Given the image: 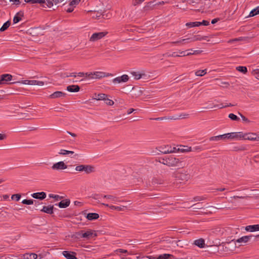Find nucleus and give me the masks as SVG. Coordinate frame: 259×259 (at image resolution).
<instances>
[{
    "mask_svg": "<svg viewBox=\"0 0 259 259\" xmlns=\"http://www.w3.org/2000/svg\"><path fill=\"white\" fill-rule=\"evenodd\" d=\"M167 157L168 162L166 163V165L169 167H180L182 168L185 166V163L182 160V159L177 158L174 155H169Z\"/></svg>",
    "mask_w": 259,
    "mask_h": 259,
    "instance_id": "1",
    "label": "nucleus"
},
{
    "mask_svg": "<svg viewBox=\"0 0 259 259\" xmlns=\"http://www.w3.org/2000/svg\"><path fill=\"white\" fill-rule=\"evenodd\" d=\"M172 177L176 180L179 181L181 183L187 181L190 178V175L185 170L182 171H176L173 173Z\"/></svg>",
    "mask_w": 259,
    "mask_h": 259,
    "instance_id": "2",
    "label": "nucleus"
},
{
    "mask_svg": "<svg viewBox=\"0 0 259 259\" xmlns=\"http://www.w3.org/2000/svg\"><path fill=\"white\" fill-rule=\"evenodd\" d=\"M75 169L76 171L82 172L84 171L86 174H89L95 171V167L91 165L81 164L77 165Z\"/></svg>",
    "mask_w": 259,
    "mask_h": 259,
    "instance_id": "3",
    "label": "nucleus"
},
{
    "mask_svg": "<svg viewBox=\"0 0 259 259\" xmlns=\"http://www.w3.org/2000/svg\"><path fill=\"white\" fill-rule=\"evenodd\" d=\"M78 235H80L81 237L89 239L93 238L97 236V234L95 231L92 230H88L85 232H83V231H81L78 233Z\"/></svg>",
    "mask_w": 259,
    "mask_h": 259,
    "instance_id": "4",
    "label": "nucleus"
},
{
    "mask_svg": "<svg viewBox=\"0 0 259 259\" xmlns=\"http://www.w3.org/2000/svg\"><path fill=\"white\" fill-rule=\"evenodd\" d=\"M223 250L225 251H229L234 250L236 247V241L233 239L229 242L223 243Z\"/></svg>",
    "mask_w": 259,
    "mask_h": 259,
    "instance_id": "5",
    "label": "nucleus"
},
{
    "mask_svg": "<svg viewBox=\"0 0 259 259\" xmlns=\"http://www.w3.org/2000/svg\"><path fill=\"white\" fill-rule=\"evenodd\" d=\"M107 33L108 32L106 31L94 33L90 38V41L92 42L96 41L104 37Z\"/></svg>",
    "mask_w": 259,
    "mask_h": 259,
    "instance_id": "6",
    "label": "nucleus"
},
{
    "mask_svg": "<svg viewBox=\"0 0 259 259\" xmlns=\"http://www.w3.org/2000/svg\"><path fill=\"white\" fill-rule=\"evenodd\" d=\"M158 150L162 153L167 154L174 152L176 149L175 147L171 148L168 145H165L158 147Z\"/></svg>",
    "mask_w": 259,
    "mask_h": 259,
    "instance_id": "7",
    "label": "nucleus"
},
{
    "mask_svg": "<svg viewBox=\"0 0 259 259\" xmlns=\"http://www.w3.org/2000/svg\"><path fill=\"white\" fill-rule=\"evenodd\" d=\"M21 82L24 84L32 85L42 86L44 85V82L36 80H22Z\"/></svg>",
    "mask_w": 259,
    "mask_h": 259,
    "instance_id": "8",
    "label": "nucleus"
},
{
    "mask_svg": "<svg viewBox=\"0 0 259 259\" xmlns=\"http://www.w3.org/2000/svg\"><path fill=\"white\" fill-rule=\"evenodd\" d=\"M67 168V165L63 161H59L54 163L52 168L53 170H62Z\"/></svg>",
    "mask_w": 259,
    "mask_h": 259,
    "instance_id": "9",
    "label": "nucleus"
},
{
    "mask_svg": "<svg viewBox=\"0 0 259 259\" xmlns=\"http://www.w3.org/2000/svg\"><path fill=\"white\" fill-rule=\"evenodd\" d=\"M93 74L94 75V79H101L103 77H108L110 76H112V74L109 73H105L102 71H95L93 72Z\"/></svg>",
    "mask_w": 259,
    "mask_h": 259,
    "instance_id": "10",
    "label": "nucleus"
},
{
    "mask_svg": "<svg viewBox=\"0 0 259 259\" xmlns=\"http://www.w3.org/2000/svg\"><path fill=\"white\" fill-rule=\"evenodd\" d=\"M228 135L227 138L231 139H243V133L242 132H238V133H231L227 134Z\"/></svg>",
    "mask_w": 259,
    "mask_h": 259,
    "instance_id": "11",
    "label": "nucleus"
},
{
    "mask_svg": "<svg viewBox=\"0 0 259 259\" xmlns=\"http://www.w3.org/2000/svg\"><path fill=\"white\" fill-rule=\"evenodd\" d=\"M103 198L110 200L114 203H116V202H126L123 200H120L118 197L111 195H105Z\"/></svg>",
    "mask_w": 259,
    "mask_h": 259,
    "instance_id": "12",
    "label": "nucleus"
},
{
    "mask_svg": "<svg viewBox=\"0 0 259 259\" xmlns=\"http://www.w3.org/2000/svg\"><path fill=\"white\" fill-rule=\"evenodd\" d=\"M256 136V133H248L246 134L243 133L242 139L250 141H255Z\"/></svg>",
    "mask_w": 259,
    "mask_h": 259,
    "instance_id": "13",
    "label": "nucleus"
},
{
    "mask_svg": "<svg viewBox=\"0 0 259 259\" xmlns=\"http://www.w3.org/2000/svg\"><path fill=\"white\" fill-rule=\"evenodd\" d=\"M76 252L73 251H63V255L67 259H77L75 257Z\"/></svg>",
    "mask_w": 259,
    "mask_h": 259,
    "instance_id": "14",
    "label": "nucleus"
},
{
    "mask_svg": "<svg viewBox=\"0 0 259 259\" xmlns=\"http://www.w3.org/2000/svg\"><path fill=\"white\" fill-rule=\"evenodd\" d=\"M40 211L48 214H52L54 213V205H49L48 206H44Z\"/></svg>",
    "mask_w": 259,
    "mask_h": 259,
    "instance_id": "15",
    "label": "nucleus"
},
{
    "mask_svg": "<svg viewBox=\"0 0 259 259\" xmlns=\"http://www.w3.org/2000/svg\"><path fill=\"white\" fill-rule=\"evenodd\" d=\"M20 259H36L37 257V255L34 253H26L20 255Z\"/></svg>",
    "mask_w": 259,
    "mask_h": 259,
    "instance_id": "16",
    "label": "nucleus"
},
{
    "mask_svg": "<svg viewBox=\"0 0 259 259\" xmlns=\"http://www.w3.org/2000/svg\"><path fill=\"white\" fill-rule=\"evenodd\" d=\"M31 196L35 199L43 200L46 197V194L44 192H37L33 193Z\"/></svg>",
    "mask_w": 259,
    "mask_h": 259,
    "instance_id": "17",
    "label": "nucleus"
},
{
    "mask_svg": "<svg viewBox=\"0 0 259 259\" xmlns=\"http://www.w3.org/2000/svg\"><path fill=\"white\" fill-rule=\"evenodd\" d=\"M66 93L61 91H57L50 95L51 99H55L61 97H64L66 96Z\"/></svg>",
    "mask_w": 259,
    "mask_h": 259,
    "instance_id": "18",
    "label": "nucleus"
},
{
    "mask_svg": "<svg viewBox=\"0 0 259 259\" xmlns=\"http://www.w3.org/2000/svg\"><path fill=\"white\" fill-rule=\"evenodd\" d=\"M227 136H228V135H227V134H224V135H222L211 137L209 138V140L210 141H219L223 140H224V139L227 138Z\"/></svg>",
    "mask_w": 259,
    "mask_h": 259,
    "instance_id": "19",
    "label": "nucleus"
},
{
    "mask_svg": "<svg viewBox=\"0 0 259 259\" xmlns=\"http://www.w3.org/2000/svg\"><path fill=\"white\" fill-rule=\"evenodd\" d=\"M245 230L246 231L251 232L259 231V225H253L247 226L245 228Z\"/></svg>",
    "mask_w": 259,
    "mask_h": 259,
    "instance_id": "20",
    "label": "nucleus"
},
{
    "mask_svg": "<svg viewBox=\"0 0 259 259\" xmlns=\"http://www.w3.org/2000/svg\"><path fill=\"white\" fill-rule=\"evenodd\" d=\"M1 76L3 84L6 83L8 81H11L13 78L12 75L10 74H4L1 75Z\"/></svg>",
    "mask_w": 259,
    "mask_h": 259,
    "instance_id": "21",
    "label": "nucleus"
},
{
    "mask_svg": "<svg viewBox=\"0 0 259 259\" xmlns=\"http://www.w3.org/2000/svg\"><path fill=\"white\" fill-rule=\"evenodd\" d=\"M67 90L72 93L78 92L80 90V87L78 85H70L67 87Z\"/></svg>",
    "mask_w": 259,
    "mask_h": 259,
    "instance_id": "22",
    "label": "nucleus"
},
{
    "mask_svg": "<svg viewBox=\"0 0 259 259\" xmlns=\"http://www.w3.org/2000/svg\"><path fill=\"white\" fill-rule=\"evenodd\" d=\"M172 256V255L170 254H163L159 255L157 257L153 256H148V258L149 259H168L169 258Z\"/></svg>",
    "mask_w": 259,
    "mask_h": 259,
    "instance_id": "23",
    "label": "nucleus"
},
{
    "mask_svg": "<svg viewBox=\"0 0 259 259\" xmlns=\"http://www.w3.org/2000/svg\"><path fill=\"white\" fill-rule=\"evenodd\" d=\"M251 237H252V235L244 236H243V237L236 240L235 241H236V242H238L239 243H247V242L249 241V240H250V239L251 238Z\"/></svg>",
    "mask_w": 259,
    "mask_h": 259,
    "instance_id": "24",
    "label": "nucleus"
},
{
    "mask_svg": "<svg viewBox=\"0 0 259 259\" xmlns=\"http://www.w3.org/2000/svg\"><path fill=\"white\" fill-rule=\"evenodd\" d=\"M70 201L69 199H66L64 200L60 201L58 205L60 208H66L68 207L70 204Z\"/></svg>",
    "mask_w": 259,
    "mask_h": 259,
    "instance_id": "25",
    "label": "nucleus"
},
{
    "mask_svg": "<svg viewBox=\"0 0 259 259\" xmlns=\"http://www.w3.org/2000/svg\"><path fill=\"white\" fill-rule=\"evenodd\" d=\"M87 219L89 221L97 220L99 218V215L97 213H89L87 214Z\"/></svg>",
    "mask_w": 259,
    "mask_h": 259,
    "instance_id": "26",
    "label": "nucleus"
},
{
    "mask_svg": "<svg viewBox=\"0 0 259 259\" xmlns=\"http://www.w3.org/2000/svg\"><path fill=\"white\" fill-rule=\"evenodd\" d=\"M194 244L200 248H203L205 246L204 240L202 238L196 240L194 241Z\"/></svg>",
    "mask_w": 259,
    "mask_h": 259,
    "instance_id": "27",
    "label": "nucleus"
},
{
    "mask_svg": "<svg viewBox=\"0 0 259 259\" xmlns=\"http://www.w3.org/2000/svg\"><path fill=\"white\" fill-rule=\"evenodd\" d=\"M107 97L108 95L105 94H95L94 99L97 100H104Z\"/></svg>",
    "mask_w": 259,
    "mask_h": 259,
    "instance_id": "28",
    "label": "nucleus"
},
{
    "mask_svg": "<svg viewBox=\"0 0 259 259\" xmlns=\"http://www.w3.org/2000/svg\"><path fill=\"white\" fill-rule=\"evenodd\" d=\"M46 3L45 4H46L48 8H51L53 6V4H57L60 3V1L58 0H45Z\"/></svg>",
    "mask_w": 259,
    "mask_h": 259,
    "instance_id": "29",
    "label": "nucleus"
},
{
    "mask_svg": "<svg viewBox=\"0 0 259 259\" xmlns=\"http://www.w3.org/2000/svg\"><path fill=\"white\" fill-rule=\"evenodd\" d=\"M131 74L134 77V78L137 80L140 79L143 76H145V73H140L138 72L135 71L132 72Z\"/></svg>",
    "mask_w": 259,
    "mask_h": 259,
    "instance_id": "30",
    "label": "nucleus"
},
{
    "mask_svg": "<svg viewBox=\"0 0 259 259\" xmlns=\"http://www.w3.org/2000/svg\"><path fill=\"white\" fill-rule=\"evenodd\" d=\"M178 151L181 152H190L192 151V148L191 147L187 146H181V148H178Z\"/></svg>",
    "mask_w": 259,
    "mask_h": 259,
    "instance_id": "31",
    "label": "nucleus"
},
{
    "mask_svg": "<svg viewBox=\"0 0 259 259\" xmlns=\"http://www.w3.org/2000/svg\"><path fill=\"white\" fill-rule=\"evenodd\" d=\"M178 119L177 117H157L155 118H151L150 120H164V119H171V120H176Z\"/></svg>",
    "mask_w": 259,
    "mask_h": 259,
    "instance_id": "32",
    "label": "nucleus"
},
{
    "mask_svg": "<svg viewBox=\"0 0 259 259\" xmlns=\"http://www.w3.org/2000/svg\"><path fill=\"white\" fill-rule=\"evenodd\" d=\"M186 25L189 28L193 27H198L200 25V22H192L187 23Z\"/></svg>",
    "mask_w": 259,
    "mask_h": 259,
    "instance_id": "33",
    "label": "nucleus"
},
{
    "mask_svg": "<svg viewBox=\"0 0 259 259\" xmlns=\"http://www.w3.org/2000/svg\"><path fill=\"white\" fill-rule=\"evenodd\" d=\"M207 73V69L199 70L195 72V74L197 76H203Z\"/></svg>",
    "mask_w": 259,
    "mask_h": 259,
    "instance_id": "34",
    "label": "nucleus"
},
{
    "mask_svg": "<svg viewBox=\"0 0 259 259\" xmlns=\"http://www.w3.org/2000/svg\"><path fill=\"white\" fill-rule=\"evenodd\" d=\"M257 14H259V6L256 7L255 9L252 10L249 13V17H253Z\"/></svg>",
    "mask_w": 259,
    "mask_h": 259,
    "instance_id": "35",
    "label": "nucleus"
},
{
    "mask_svg": "<svg viewBox=\"0 0 259 259\" xmlns=\"http://www.w3.org/2000/svg\"><path fill=\"white\" fill-rule=\"evenodd\" d=\"M206 37L207 36L201 37L199 35H195L193 38H192L191 39H190V42L195 41H197V40H201L202 39H205Z\"/></svg>",
    "mask_w": 259,
    "mask_h": 259,
    "instance_id": "36",
    "label": "nucleus"
},
{
    "mask_svg": "<svg viewBox=\"0 0 259 259\" xmlns=\"http://www.w3.org/2000/svg\"><path fill=\"white\" fill-rule=\"evenodd\" d=\"M10 24H11V23H10V22L9 21H8L6 22H5L3 24L2 27L0 28V31H4L6 29H7L8 28V27L10 26Z\"/></svg>",
    "mask_w": 259,
    "mask_h": 259,
    "instance_id": "37",
    "label": "nucleus"
},
{
    "mask_svg": "<svg viewBox=\"0 0 259 259\" xmlns=\"http://www.w3.org/2000/svg\"><path fill=\"white\" fill-rule=\"evenodd\" d=\"M59 154L60 155H67L69 154H73L74 152L72 151H69L65 149H61L59 152Z\"/></svg>",
    "mask_w": 259,
    "mask_h": 259,
    "instance_id": "38",
    "label": "nucleus"
},
{
    "mask_svg": "<svg viewBox=\"0 0 259 259\" xmlns=\"http://www.w3.org/2000/svg\"><path fill=\"white\" fill-rule=\"evenodd\" d=\"M236 70L244 74L247 72V68L245 66H238L236 67Z\"/></svg>",
    "mask_w": 259,
    "mask_h": 259,
    "instance_id": "39",
    "label": "nucleus"
},
{
    "mask_svg": "<svg viewBox=\"0 0 259 259\" xmlns=\"http://www.w3.org/2000/svg\"><path fill=\"white\" fill-rule=\"evenodd\" d=\"M34 201L36 202V201L35 200H33V199H29V200H27V199H24L22 201V203L24 204H26V205H31V204H33V202Z\"/></svg>",
    "mask_w": 259,
    "mask_h": 259,
    "instance_id": "40",
    "label": "nucleus"
},
{
    "mask_svg": "<svg viewBox=\"0 0 259 259\" xmlns=\"http://www.w3.org/2000/svg\"><path fill=\"white\" fill-rule=\"evenodd\" d=\"M189 39H190V38L182 39H180L178 41H172L170 42V44H172V45H180V44H182L183 42H185V41L188 40Z\"/></svg>",
    "mask_w": 259,
    "mask_h": 259,
    "instance_id": "41",
    "label": "nucleus"
},
{
    "mask_svg": "<svg viewBox=\"0 0 259 259\" xmlns=\"http://www.w3.org/2000/svg\"><path fill=\"white\" fill-rule=\"evenodd\" d=\"M229 118H230L231 120H234V121H239V118L237 117L236 115H235L233 113H230L229 114L228 116Z\"/></svg>",
    "mask_w": 259,
    "mask_h": 259,
    "instance_id": "42",
    "label": "nucleus"
},
{
    "mask_svg": "<svg viewBox=\"0 0 259 259\" xmlns=\"http://www.w3.org/2000/svg\"><path fill=\"white\" fill-rule=\"evenodd\" d=\"M119 77H120L121 82H127L129 79L128 76L126 74L122 75V76H119Z\"/></svg>",
    "mask_w": 259,
    "mask_h": 259,
    "instance_id": "43",
    "label": "nucleus"
},
{
    "mask_svg": "<svg viewBox=\"0 0 259 259\" xmlns=\"http://www.w3.org/2000/svg\"><path fill=\"white\" fill-rule=\"evenodd\" d=\"M19 13H17V15L14 17L13 22L14 23H17L19 22L21 20V18L20 16H19Z\"/></svg>",
    "mask_w": 259,
    "mask_h": 259,
    "instance_id": "44",
    "label": "nucleus"
},
{
    "mask_svg": "<svg viewBox=\"0 0 259 259\" xmlns=\"http://www.w3.org/2000/svg\"><path fill=\"white\" fill-rule=\"evenodd\" d=\"M49 197L50 198H54L57 200H60L63 198V197H62V196H60L58 195H54V194H49Z\"/></svg>",
    "mask_w": 259,
    "mask_h": 259,
    "instance_id": "45",
    "label": "nucleus"
},
{
    "mask_svg": "<svg viewBox=\"0 0 259 259\" xmlns=\"http://www.w3.org/2000/svg\"><path fill=\"white\" fill-rule=\"evenodd\" d=\"M21 198V195L19 194H16L12 195L11 196L12 199H15L16 201H18Z\"/></svg>",
    "mask_w": 259,
    "mask_h": 259,
    "instance_id": "46",
    "label": "nucleus"
},
{
    "mask_svg": "<svg viewBox=\"0 0 259 259\" xmlns=\"http://www.w3.org/2000/svg\"><path fill=\"white\" fill-rule=\"evenodd\" d=\"M104 101H105V103L108 105L112 106L114 104V102L112 100L108 99V97Z\"/></svg>",
    "mask_w": 259,
    "mask_h": 259,
    "instance_id": "47",
    "label": "nucleus"
},
{
    "mask_svg": "<svg viewBox=\"0 0 259 259\" xmlns=\"http://www.w3.org/2000/svg\"><path fill=\"white\" fill-rule=\"evenodd\" d=\"M238 114L241 116V118L244 122H245L247 123H249L250 122V121L247 118H246L245 116H244L243 115H242L241 113L238 112Z\"/></svg>",
    "mask_w": 259,
    "mask_h": 259,
    "instance_id": "48",
    "label": "nucleus"
},
{
    "mask_svg": "<svg viewBox=\"0 0 259 259\" xmlns=\"http://www.w3.org/2000/svg\"><path fill=\"white\" fill-rule=\"evenodd\" d=\"M205 199H206L205 197H204L203 196H196L193 198L194 201H200L204 200Z\"/></svg>",
    "mask_w": 259,
    "mask_h": 259,
    "instance_id": "49",
    "label": "nucleus"
},
{
    "mask_svg": "<svg viewBox=\"0 0 259 259\" xmlns=\"http://www.w3.org/2000/svg\"><path fill=\"white\" fill-rule=\"evenodd\" d=\"M80 1V0H72L69 3V6L71 7L74 5H76L79 3Z\"/></svg>",
    "mask_w": 259,
    "mask_h": 259,
    "instance_id": "50",
    "label": "nucleus"
},
{
    "mask_svg": "<svg viewBox=\"0 0 259 259\" xmlns=\"http://www.w3.org/2000/svg\"><path fill=\"white\" fill-rule=\"evenodd\" d=\"M191 207H192L193 208V209H201L202 208V207H201V203H200L194 204Z\"/></svg>",
    "mask_w": 259,
    "mask_h": 259,
    "instance_id": "51",
    "label": "nucleus"
},
{
    "mask_svg": "<svg viewBox=\"0 0 259 259\" xmlns=\"http://www.w3.org/2000/svg\"><path fill=\"white\" fill-rule=\"evenodd\" d=\"M126 207V205L125 204L121 205V206H116V207L115 208V210H118V211H123V208Z\"/></svg>",
    "mask_w": 259,
    "mask_h": 259,
    "instance_id": "52",
    "label": "nucleus"
},
{
    "mask_svg": "<svg viewBox=\"0 0 259 259\" xmlns=\"http://www.w3.org/2000/svg\"><path fill=\"white\" fill-rule=\"evenodd\" d=\"M85 76L88 77L91 79H94V75L93 74V72H86Z\"/></svg>",
    "mask_w": 259,
    "mask_h": 259,
    "instance_id": "53",
    "label": "nucleus"
},
{
    "mask_svg": "<svg viewBox=\"0 0 259 259\" xmlns=\"http://www.w3.org/2000/svg\"><path fill=\"white\" fill-rule=\"evenodd\" d=\"M46 3L45 0H32V4H44Z\"/></svg>",
    "mask_w": 259,
    "mask_h": 259,
    "instance_id": "54",
    "label": "nucleus"
},
{
    "mask_svg": "<svg viewBox=\"0 0 259 259\" xmlns=\"http://www.w3.org/2000/svg\"><path fill=\"white\" fill-rule=\"evenodd\" d=\"M160 162L161 163L166 165V163L168 162V157L167 156H165L164 158L161 159V161H160Z\"/></svg>",
    "mask_w": 259,
    "mask_h": 259,
    "instance_id": "55",
    "label": "nucleus"
},
{
    "mask_svg": "<svg viewBox=\"0 0 259 259\" xmlns=\"http://www.w3.org/2000/svg\"><path fill=\"white\" fill-rule=\"evenodd\" d=\"M202 52V51H201V50H195V51H194L193 53H187V55L199 54H200Z\"/></svg>",
    "mask_w": 259,
    "mask_h": 259,
    "instance_id": "56",
    "label": "nucleus"
},
{
    "mask_svg": "<svg viewBox=\"0 0 259 259\" xmlns=\"http://www.w3.org/2000/svg\"><path fill=\"white\" fill-rule=\"evenodd\" d=\"M200 25H203L204 26H207L209 24V22L206 20H203L202 22H200Z\"/></svg>",
    "mask_w": 259,
    "mask_h": 259,
    "instance_id": "57",
    "label": "nucleus"
},
{
    "mask_svg": "<svg viewBox=\"0 0 259 259\" xmlns=\"http://www.w3.org/2000/svg\"><path fill=\"white\" fill-rule=\"evenodd\" d=\"M113 82L114 83H121V82L119 77H116L114 79H113Z\"/></svg>",
    "mask_w": 259,
    "mask_h": 259,
    "instance_id": "58",
    "label": "nucleus"
},
{
    "mask_svg": "<svg viewBox=\"0 0 259 259\" xmlns=\"http://www.w3.org/2000/svg\"><path fill=\"white\" fill-rule=\"evenodd\" d=\"M102 205H104L107 207H109L110 208L112 209H115V208L116 207V206H114V205H108V204H105V203H102Z\"/></svg>",
    "mask_w": 259,
    "mask_h": 259,
    "instance_id": "59",
    "label": "nucleus"
},
{
    "mask_svg": "<svg viewBox=\"0 0 259 259\" xmlns=\"http://www.w3.org/2000/svg\"><path fill=\"white\" fill-rule=\"evenodd\" d=\"M151 183L153 185L159 183L158 179L155 178L152 179Z\"/></svg>",
    "mask_w": 259,
    "mask_h": 259,
    "instance_id": "60",
    "label": "nucleus"
},
{
    "mask_svg": "<svg viewBox=\"0 0 259 259\" xmlns=\"http://www.w3.org/2000/svg\"><path fill=\"white\" fill-rule=\"evenodd\" d=\"M187 56V54H185V51H182L180 52V55H176L177 57H182V56Z\"/></svg>",
    "mask_w": 259,
    "mask_h": 259,
    "instance_id": "61",
    "label": "nucleus"
},
{
    "mask_svg": "<svg viewBox=\"0 0 259 259\" xmlns=\"http://www.w3.org/2000/svg\"><path fill=\"white\" fill-rule=\"evenodd\" d=\"M76 74H77V73L76 72H73V73H70L69 75H66V77H69V76H73V77H76Z\"/></svg>",
    "mask_w": 259,
    "mask_h": 259,
    "instance_id": "62",
    "label": "nucleus"
},
{
    "mask_svg": "<svg viewBox=\"0 0 259 259\" xmlns=\"http://www.w3.org/2000/svg\"><path fill=\"white\" fill-rule=\"evenodd\" d=\"M221 84V86H223L224 85L226 88H228L229 86V83L228 82H222Z\"/></svg>",
    "mask_w": 259,
    "mask_h": 259,
    "instance_id": "63",
    "label": "nucleus"
},
{
    "mask_svg": "<svg viewBox=\"0 0 259 259\" xmlns=\"http://www.w3.org/2000/svg\"><path fill=\"white\" fill-rule=\"evenodd\" d=\"M117 251L120 253H125L127 252V250H125V249H118V250H117Z\"/></svg>",
    "mask_w": 259,
    "mask_h": 259,
    "instance_id": "64",
    "label": "nucleus"
}]
</instances>
